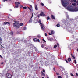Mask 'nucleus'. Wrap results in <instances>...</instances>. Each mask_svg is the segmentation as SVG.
Segmentation results:
<instances>
[{
    "instance_id": "nucleus-56",
    "label": "nucleus",
    "mask_w": 78,
    "mask_h": 78,
    "mask_svg": "<svg viewBox=\"0 0 78 78\" xmlns=\"http://www.w3.org/2000/svg\"><path fill=\"white\" fill-rule=\"evenodd\" d=\"M77 51L78 52V48L77 49Z\"/></svg>"
},
{
    "instance_id": "nucleus-16",
    "label": "nucleus",
    "mask_w": 78,
    "mask_h": 78,
    "mask_svg": "<svg viewBox=\"0 0 78 78\" xmlns=\"http://www.w3.org/2000/svg\"><path fill=\"white\" fill-rule=\"evenodd\" d=\"M72 5L74 6H76V3L75 2H74V3H72Z\"/></svg>"
},
{
    "instance_id": "nucleus-11",
    "label": "nucleus",
    "mask_w": 78,
    "mask_h": 78,
    "mask_svg": "<svg viewBox=\"0 0 78 78\" xmlns=\"http://www.w3.org/2000/svg\"><path fill=\"white\" fill-rule=\"evenodd\" d=\"M51 18H52V19L55 20V17L53 15H51Z\"/></svg>"
},
{
    "instance_id": "nucleus-14",
    "label": "nucleus",
    "mask_w": 78,
    "mask_h": 78,
    "mask_svg": "<svg viewBox=\"0 0 78 78\" xmlns=\"http://www.w3.org/2000/svg\"><path fill=\"white\" fill-rule=\"evenodd\" d=\"M37 39L36 38H34V39H33V40H34V41L35 42H37Z\"/></svg>"
},
{
    "instance_id": "nucleus-3",
    "label": "nucleus",
    "mask_w": 78,
    "mask_h": 78,
    "mask_svg": "<svg viewBox=\"0 0 78 78\" xmlns=\"http://www.w3.org/2000/svg\"><path fill=\"white\" fill-rule=\"evenodd\" d=\"M39 23L41 25V29L42 30H44V28H45L44 24L41 23L40 20H39Z\"/></svg>"
},
{
    "instance_id": "nucleus-20",
    "label": "nucleus",
    "mask_w": 78,
    "mask_h": 78,
    "mask_svg": "<svg viewBox=\"0 0 78 78\" xmlns=\"http://www.w3.org/2000/svg\"><path fill=\"white\" fill-rule=\"evenodd\" d=\"M56 26L57 27H60V24L59 23H58L57 25H56Z\"/></svg>"
},
{
    "instance_id": "nucleus-48",
    "label": "nucleus",
    "mask_w": 78,
    "mask_h": 78,
    "mask_svg": "<svg viewBox=\"0 0 78 78\" xmlns=\"http://www.w3.org/2000/svg\"><path fill=\"white\" fill-rule=\"evenodd\" d=\"M49 35H51L52 34H51L50 33H49Z\"/></svg>"
},
{
    "instance_id": "nucleus-37",
    "label": "nucleus",
    "mask_w": 78,
    "mask_h": 78,
    "mask_svg": "<svg viewBox=\"0 0 78 78\" xmlns=\"http://www.w3.org/2000/svg\"><path fill=\"white\" fill-rule=\"evenodd\" d=\"M26 30V27H24L23 28L24 30Z\"/></svg>"
},
{
    "instance_id": "nucleus-59",
    "label": "nucleus",
    "mask_w": 78,
    "mask_h": 78,
    "mask_svg": "<svg viewBox=\"0 0 78 78\" xmlns=\"http://www.w3.org/2000/svg\"><path fill=\"white\" fill-rule=\"evenodd\" d=\"M47 78H49V77H47Z\"/></svg>"
},
{
    "instance_id": "nucleus-2",
    "label": "nucleus",
    "mask_w": 78,
    "mask_h": 78,
    "mask_svg": "<svg viewBox=\"0 0 78 78\" xmlns=\"http://www.w3.org/2000/svg\"><path fill=\"white\" fill-rule=\"evenodd\" d=\"M15 23H13V27H15L16 28H20V26H23V23H21L20 24L17 23L16 22H15Z\"/></svg>"
},
{
    "instance_id": "nucleus-17",
    "label": "nucleus",
    "mask_w": 78,
    "mask_h": 78,
    "mask_svg": "<svg viewBox=\"0 0 78 78\" xmlns=\"http://www.w3.org/2000/svg\"><path fill=\"white\" fill-rule=\"evenodd\" d=\"M41 74L42 75H43V76H45V74L44 73H43V72H41Z\"/></svg>"
},
{
    "instance_id": "nucleus-28",
    "label": "nucleus",
    "mask_w": 78,
    "mask_h": 78,
    "mask_svg": "<svg viewBox=\"0 0 78 78\" xmlns=\"http://www.w3.org/2000/svg\"><path fill=\"white\" fill-rule=\"evenodd\" d=\"M57 47V45H54V48H56Z\"/></svg>"
},
{
    "instance_id": "nucleus-4",
    "label": "nucleus",
    "mask_w": 78,
    "mask_h": 78,
    "mask_svg": "<svg viewBox=\"0 0 78 78\" xmlns=\"http://www.w3.org/2000/svg\"><path fill=\"white\" fill-rule=\"evenodd\" d=\"M15 8H18L19 7V5L20 4V2H15Z\"/></svg>"
},
{
    "instance_id": "nucleus-55",
    "label": "nucleus",
    "mask_w": 78,
    "mask_h": 78,
    "mask_svg": "<svg viewBox=\"0 0 78 78\" xmlns=\"http://www.w3.org/2000/svg\"><path fill=\"white\" fill-rule=\"evenodd\" d=\"M53 69H54V70L55 71V68H53Z\"/></svg>"
},
{
    "instance_id": "nucleus-57",
    "label": "nucleus",
    "mask_w": 78,
    "mask_h": 78,
    "mask_svg": "<svg viewBox=\"0 0 78 78\" xmlns=\"http://www.w3.org/2000/svg\"><path fill=\"white\" fill-rule=\"evenodd\" d=\"M9 0V1H11V0Z\"/></svg>"
},
{
    "instance_id": "nucleus-38",
    "label": "nucleus",
    "mask_w": 78,
    "mask_h": 78,
    "mask_svg": "<svg viewBox=\"0 0 78 78\" xmlns=\"http://www.w3.org/2000/svg\"><path fill=\"white\" fill-rule=\"evenodd\" d=\"M37 42H40V40H39L38 39H37Z\"/></svg>"
},
{
    "instance_id": "nucleus-52",
    "label": "nucleus",
    "mask_w": 78,
    "mask_h": 78,
    "mask_svg": "<svg viewBox=\"0 0 78 78\" xmlns=\"http://www.w3.org/2000/svg\"><path fill=\"white\" fill-rule=\"evenodd\" d=\"M16 33H17V34H19V32H18V31H17V32H16Z\"/></svg>"
},
{
    "instance_id": "nucleus-10",
    "label": "nucleus",
    "mask_w": 78,
    "mask_h": 78,
    "mask_svg": "<svg viewBox=\"0 0 78 78\" xmlns=\"http://www.w3.org/2000/svg\"><path fill=\"white\" fill-rule=\"evenodd\" d=\"M67 60L68 62H70L71 60V58L70 57H69L67 59Z\"/></svg>"
},
{
    "instance_id": "nucleus-26",
    "label": "nucleus",
    "mask_w": 78,
    "mask_h": 78,
    "mask_svg": "<svg viewBox=\"0 0 78 78\" xmlns=\"http://www.w3.org/2000/svg\"><path fill=\"white\" fill-rule=\"evenodd\" d=\"M74 63L75 64H76L77 63L76 60H74Z\"/></svg>"
},
{
    "instance_id": "nucleus-49",
    "label": "nucleus",
    "mask_w": 78,
    "mask_h": 78,
    "mask_svg": "<svg viewBox=\"0 0 78 78\" xmlns=\"http://www.w3.org/2000/svg\"><path fill=\"white\" fill-rule=\"evenodd\" d=\"M0 57H1V58H3V57L1 55H0Z\"/></svg>"
},
{
    "instance_id": "nucleus-27",
    "label": "nucleus",
    "mask_w": 78,
    "mask_h": 78,
    "mask_svg": "<svg viewBox=\"0 0 78 78\" xmlns=\"http://www.w3.org/2000/svg\"><path fill=\"white\" fill-rule=\"evenodd\" d=\"M56 75H60V74L59 73H56Z\"/></svg>"
},
{
    "instance_id": "nucleus-42",
    "label": "nucleus",
    "mask_w": 78,
    "mask_h": 78,
    "mask_svg": "<svg viewBox=\"0 0 78 78\" xmlns=\"http://www.w3.org/2000/svg\"><path fill=\"white\" fill-rule=\"evenodd\" d=\"M47 34L46 33H45V36H47Z\"/></svg>"
},
{
    "instance_id": "nucleus-50",
    "label": "nucleus",
    "mask_w": 78,
    "mask_h": 78,
    "mask_svg": "<svg viewBox=\"0 0 78 78\" xmlns=\"http://www.w3.org/2000/svg\"><path fill=\"white\" fill-rule=\"evenodd\" d=\"M40 16H42V13L41 14L40 13Z\"/></svg>"
},
{
    "instance_id": "nucleus-51",
    "label": "nucleus",
    "mask_w": 78,
    "mask_h": 78,
    "mask_svg": "<svg viewBox=\"0 0 78 78\" xmlns=\"http://www.w3.org/2000/svg\"><path fill=\"white\" fill-rule=\"evenodd\" d=\"M3 64H4V63L3 62H2L1 64L2 65H3Z\"/></svg>"
},
{
    "instance_id": "nucleus-46",
    "label": "nucleus",
    "mask_w": 78,
    "mask_h": 78,
    "mask_svg": "<svg viewBox=\"0 0 78 78\" xmlns=\"http://www.w3.org/2000/svg\"><path fill=\"white\" fill-rule=\"evenodd\" d=\"M28 9L30 10H31V9L30 8L28 7Z\"/></svg>"
},
{
    "instance_id": "nucleus-30",
    "label": "nucleus",
    "mask_w": 78,
    "mask_h": 78,
    "mask_svg": "<svg viewBox=\"0 0 78 78\" xmlns=\"http://www.w3.org/2000/svg\"><path fill=\"white\" fill-rule=\"evenodd\" d=\"M23 7V5H20V7L21 8H22Z\"/></svg>"
},
{
    "instance_id": "nucleus-41",
    "label": "nucleus",
    "mask_w": 78,
    "mask_h": 78,
    "mask_svg": "<svg viewBox=\"0 0 78 78\" xmlns=\"http://www.w3.org/2000/svg\"><path fill=\"white\" fill-rule=\"evenodd\" d=\"M37 37L38 38H40L41 37V36H40V35H38V36H37Z\"/></svg>"
},
{
    "instance_id": "nucleus-7",
    "label": "nucleus",
    "mask_w": 78,
    "mask_h": 78,
    "mask_svg": "<svg viewBox=\"0 0 78 78\" xmlns=\"http://www.w3.org/2000/svg\"><path fill=\"white\" fill-rule=\"evenodd\" d=\"M7 24H9V22H5L4 23H3V25H5Z\"/></svg>"
},
{
    "instance_id": "nucleus-22",
    "label": "nucleus",
    "mask_w": 78,
    "mask_h": 78,
    "mask_svg": "<svg viewBox=\"0 0 78 78\" xmlns=\"http://www.w3.org/2000/svg\"><path fill=\"white\" fill-rule=\"evenodd\" d=\"M51 34H54V31L53 30H51Z\"/></svg>"
},
{
    "instance_id": "nucleus-54",
    "label": "nucleus",
    "mask_w": 78,
    "mask_h": 78,
    "mask_svg": "<svg viewBox=\"0 0 78 78\" xmlns=\"http://www.w3.org/2000/svg\"><path fill=\"white\" fill-rule=\"evenodd\" d=\"M46 49L47 50H48V48H46Z\"/></svg>"
},
{
    "instance_id": "nucleus-21",
    "label": "nucleus",
    "mask_w": 78,
    "mask_h": 78,
    "mask_svg": "<svg viewBox=\"0 0 78 78\" xmlns=\"http://www.w3.org/2000/svg\"><path fill=\"white\" fill-rule=\"evenodd\" d=\"M10 34L12 35H13V32L12 31H11Z\"/></svg>"
},
{
    "instance_id": "nucleus-35",
    "label": "nucleus",
    "mask_w": 78,
    "mask_h": 78,
    "mask_svg": "<svg viewBox=\"0 0 78 78\" xmlns=\"http://www.w3.org/2000/svg\"><path fill=\"white\" fill-rule=\"evenodd\" d=\"M29 6L30 7V8H32V6L31 5H30Z\"/></svg>"
},
{
    "instance_id": "nucleus-13",
    "label": "nucleus",
    "mask_w": 78,
    "mask_h": 78,
    "mask_svg": "<svg viewBox=\"0 0 78 78\" xmlns=\"http://www.w3.org/2000/svg\"><path fill=\"white\" fill-rule=\"evenodd\" d=\"M35 8L36 10H38V7L37 5H35Z\"/></svg>"
},
{
    "instance_id": "nucleus-39",
    "label": "nucleus",
    "mask_w": 78,
    "mask_h": 78,
    "mask_svg": "<svg viewBox=\"0 0 78 78\" xmlns=\"http://www.w3.org/2000/svg\"><path fill=\"white\" fill-rule=\"evenodd\" d=\"M57 46H58V47H59V44L57 43Z\"/></svg>"
},
{
    "instance_id": "nucleus-1",
    "label": "nucleus",
    "mask_w": 78,
    "mask_h": 78,
    "mask_svg": "<svg viewBox=\"0 0 78 78\" xmlns=\"http://www.w3.org/2000/svg\"><path fill=\"white\" fill-rule=\"evenodd\" d=\"M61 3L63 6L64 7H66L69 4L67 0H61Z\"/></svg>"
},
{
    "instance_id": "nucleus-58",
    "label": "nucleus",
    "mask_w": 78,
    "mask_h": 78,
    "mask_svg": "<svg viewBox=\"0 0 78 78\" xmlns=\"http://www.w3.org/2000/svg\"><path fill=\"white\" fill-rule=\"evenodd\" d=\"M42 78H44V77H42Z\"/></svg>"
},
{
    "instance_id": "nucleus-33",
    "label": "nucleus",
    "mask_w": 78,
    "mask_h": 78,
    "mask_svg": "<svg viewBox=\"0 0 78 78\" xmlns=\"http://www.w3.org/2000/svg\"><path fill=\"white\" fill-rule=\"evenodd\" d=\"M65 61H66V63H68V62L67 60H65Z\"/></svg>"
},
{
    "instance_id": "nucleus-5",
    "label": "nucleus",
    "mask_w": 78,
    "mask_h": 78,
    "mask_svg": "<svg viewBox=\"0 0 78 78\" xmlns=\"http://www.w3.org/2000/svg\"><path fill=\"white\" fill-rule=\"evenodd\" d=\"M6 76L8 78H10L11 77H12V76L11 74L9 73H7L6 74Z\"/></svg>"
},
{
    "instance_id": "nucleus-23",
    "label": "nucleus",
    "mask_w": 78,
    "mask_h": 78,
    "mask_svg": "<svg viewBox=\"0 0 78 78\" xmlns=\"http://www.w3.org/2000/svg\"><path fill=\"white\" fill-rule=\"evenodd\" d=\"M50 19V17H49V16H48L47 17V20H49Z\"/></svg>"
},
{
    "instance_id": "nucleus-34",
    "label": "nucleus",
    "mask_w": 78,
    "mask_h": 78,
    "mask_svg": "<svg viewBox=\"0 0 78 78\" xmlns=\"http://www.w3.org/2000/svg\"><path fill=\"white\" fill-rule=\"evenodd\" d=\"M5 1H8V0H3V2H5Z\"/></svg>"
},
{
    "instance_id": "nucleus-6",
    "label": "nucleus",
    "mask_w": 78,
    "mask_h": 78,
    "mask_svg": "<svg viewBox=\"0 0 78 78\" xmlns=\"http://www.w3.org/2000/svg\"><path fill=\"white\" fill-rule=\"evenodd\" d=\"M2 39L1 38V37H0V44L1 46L2 47L1 48H3L4 47H3V46H2V44H1V43H2Z\"/></svg>"
},
{
    "instance_id": "nucleus-24",
    "label": "nucleus",
    "mask_w": 78,
    "mask_h": 78,
    "mask_svg": "<svg viewBox=\"0 0 78 78\" xmlns=\"http://www.w3.org/2000/svg\"><path fill=\"white\" fill-rule=\"evenodd\" d=\"M41 5H42V6H44V4L43 3H42V2H41Z\"/></svg>"
},
{
    "instance_id": "nucleus-32",
    "label": "nucleus",
    "mask_w": 78,
    "mask_h": 78,
    "mask_svg": "<svg viewBox=\"0 0 78 78\" xmlns=\"http://www.w3.org/2000/svg\"><path fill=\"white\" fill-rule=\"evenodd\" d=\"M41 47H42V48H44V45L43 44H42L41 45Z\"/></svg>"
},
{
    "instance_id": "nucleus-15",
    "label": "nucleus",
    "mask_w": 78,
    "mask_h": 78,
    "mask_svg": "<svg viewBox=\"0 0 78 78\" xmlns=\"http://www.w3.org/2000/svg\"><path fill=\"white\" fill-rule=\"evenodd\" d=\"M41 14H42V16H46L45 14H44V13L43 12H41Z\"/></svg>"
},
{
    "instance_id": "nucleus-36",
    "label": "nucleus",
    "mask_w": 78,
    "mask_h": 78,
    "mask_svg": "<svg viewBox=\"0 0 78 78\" xmlns=\"http://www.w3.org/2000/svg\"><path fill=\"white\" fill-rule=\"evenodd\" d=\"M58 78H62V77H61V76H59L58 77Z\"/></svg>"
},
{
    "instance_id": "nucleus-9",
    "label": "nucleus",
    "mask_w": 78,
    "mask_h": 78,
    "mask_svg": "<svg viewBox=\"0 0 78 78\" xmlns=\"http://www.w3.org/2000/svg\"><path fill=\"white\" fill-rule=\"evenodd\" d=\"M78 11V9L75 8L73 9L72 12H76Z\"/></svg>"
},
{
    "instance_id": "nucleus-19",
    "label": "nucleus",
    "mask_w": 78,
    "mask_h": 78,
    "mask_svg": "<svg viewBox=\"0 0 78 78\" xmlns=\"http://www.w3.org/2000/svg\"><path fill=\"white\" fill-rule=\"evenodd\" d=\"M32 22V19H30L29 21V23H31Z\"/></svg>"
},
{
    "instance_id": "nucleus-61",
    "label": "nucleus",
    "mask_w": 78,
    "mask_h": 78,
    "mask_svg": "<svg viewBox=\"0 0 78 78\" xmlns=\"http://www.w3.org/2000/svg\"><path fill=\"white\" fill-rule=\"evenodd\" d=\"M77 71H78V69H77Z\"/></svg>"
},
{
    "instance_id": "nucleus-8",
    "label": "nucleus",
    "mask_w": 78,
    "mask_h": 78,
    "mask_svg": "<svg viewBox=\"0 0 78 78\" xmlns=\"http://www.w3.org/2000/svg\"><path fill=\"white\" fill-rule=\"evenodd\" d=\"M73 9V8H72L71 7H70L68 8V10L71 11L72 12Z\"/></svg>"
},
{
    "instance_id": "nucleus-18",
    "label": "nucleus",
    "mask_w": 78,
    "mask_h": 78,
    "mask_svg": "<svg viewBox=\"0 0 78 78\" xmlns=\"http://www.w3.org/2000/svg\"><path fill=\"white\" fill-rule=\"evenodd\" d=\"M48 40L50 41H52V40H53V39L52 38H48Z\"/></svg>"
},
{
    "instance_id": "nucleus-47",
    "label": "nucleus",
    "mask_w": 78,
    "mask_h": 78,
    "mask_svg": "<svg viewBox=\"0 0 78 78\" xmlns=\"http://www.w3.org/2000/svg\"><path fill=\"white\" fill-rule=\"evenodd\" d=\"M76 76H78V73H76Z\"/></svg>"
},
{
    "instance_id": "nucleus-60",
    "label": "nucleus",
    "mask_w": 78,
    "mask_h": 78,
    "mask_svg": "<svg viewBox=\"0 0 78 78\" xmlns=\"http://www.w3.org/2000/svg\"><path fill=\"white\" fill-rule=\"evenodd\" d=\"M38 1H39V0H38Z\"/></svg>"
},
{
    "instance_id": "nucleus-53",
    "label": "nucleus",
    "mask_w": 78,
    "mask_h": 78,
    "mask_svg": "<svg viewBox=\"0 0 78 78\" xmlns=\"http://www.w3.org/2000/svg\"><path fill=\"white\" fill-rule=\"evenodd\" d=\"M37 17H38V18H39V17H40L39 15H38V16H37Z\"/></svg>"
},
{
    "instance_id": "nucleus-45",
    "label": "nucleus",
    "mask_w": 78,
    "mask_h": 78,
    "mask_svg": "<svg viewBox=\"0 0 78 78\" xmlns=\"http://www.w3.org/2000/svg\"><path fill=\"white\" fill-rule=\"evenodd\" d=\"M43 72L44 73L45 72V70H44V69L43 70Z\"/></svg>"
},
{
    "instance_id": "nucleus-25",
    "label": "nucleus",
    "mask_w": 78,
    "mask_h": 78,
    "mask_svg": "<svg viewBox=\"0 0 78 78\" xmlns=\"http://www.w3.org/2000/svg\"><path fill=\"white\" fill-rule=\"evenodd\" d=\"M23 9H27V7L26 6H24L23 7Z\"/></svg>"
},
{
    "instance_id": "nucleus-12",
    "label": "nucleus",
    "mask_w": 78,
    "mask_h": 78,
    "mask_svg": "<svg viewBox=\"0 0 78 78\" xmlns=\"http://www.w3.org/2000/svg\"><path fill=\"white\" fill-rule=\"evenodd\" d=\"M71 55L74 59H75V57L73 54H71Z\"/></svg>"
},
{
    "instance_id": "nucleus-29",
    "label": "nucleus",
    "mask_w": 78,
    "mask_h": 78,
    "mask_svg": "<svg viewBox=\"0 0 78 78\" xmlns=\"http://www.w3.org/2000/svg\"><path fill=\"white\" fill-rule=\"evenodd\" d=\"M70 75L72 76H74V75L73 74H72V73H70Z\"/></svg>"
},
{
    "instance_id": "nucleus-44",
    "label": "nucleus",
    "mask_w": 78,
    "mask_h": 78,
    "mask_svg": "<svg viewBox=\"0 0 78 78\" xmlns=\"http://www.w3.org/2000/svg\"><path fill=\"white\" fill-rule=\"evenodd\" d=\"M73 1L74 2H76V0H73Z\"/></svg>"
},
{
    "instance_id": "nucleus-31",
    "label": "nucleus",
    "mask_w": 78,
    "mask_h": 78,
    "mask_svg": "<svg viewBox=\"0 0 78 78\" xmlns=\"http://www.w3.org/2000/svg\"><path fill=\"white\" fill-rule=\"evenodd\" d=\"M33 16V13H32V17L30 18V19H31Z\"/></svg>"
},
{
    "instance_id": "nucleus-40",
    "label": "nucleus",
    "mask_w": 78,
    "mask_h": 78,
    "mask_svg": "<svg viewBox=\"0 0 78 78\" xmlns=\"http://www.w3.org/2000/svg\"><path fill=\"white\" fill-rule=\"evenodd\" d=\"M43 41L44 42H46V41L44 40V39H43Z\"/></svg>"
},
{
    "instance_id": "nucleus-43",
    "label": "nucleus",
    "mask_w": 78,
    "mask_h": 78,
    "mask_svg": "<svg viewBox=\"0 0 78 78\" xmlns=\"http://www.w3.org/2000/svg\"><path fill=\"white\" fill-rule=\"evenodd\" d=\"M76 4L77 5H78V1H76Z\"/></svg>"
}]
</instances>
